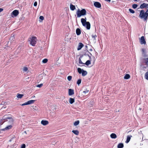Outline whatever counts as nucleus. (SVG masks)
I'll return each instance as SVG.
<instances>
[{
	"label": "nucleus",
	"mask_w": 148,
	"mask_h": 148,
	"mask_svg": "<svg viewBox=\"0 0 148 148\" xmlns=\"http://www.w3.org/2000/svg\"><path fill=\"white\" fill-rule=\"evenodd\" d=\"M12 139L11 138V139L10 140H9V141L10 142H11L12 141Z\"/></svg>",
	"instance_id": "obj_60"
},
{
	"label": "nucleus",
	"mask_w": 148,
	"mask_h": 148,
	"mask_svg": "<svg viewBox=\"0 0 148 148\" xmlns=\"http://www.w3.org/2000/svg\"><path fill=\"white\" fill-rule=\"evenodd\" d=\"M134 1H137L138 0H134Z\"/></svg>",
	"instance_id": "obj_62"
},
{
	"label": "nucleus",
	"mask_w": 148,
	"mask_h": 148,
	"mask_svg": "<svg viewBox=\"0 0 148 148\" xmlns=\"http://www.w3.org/2000/svg\"><path fill=\"white\" fill-rule=\"evenodd\" d=\"M37 3L36 1H35L34 4V6H36L37 5Z\"/></svg>",
	"instance_id": "obj_49"
},
{
	"label": "nucleus",
	"mask_w": 148,
	"mask_h": 148,
	"mask_svg": "<svg viewBox=\"0 0 148 148\" xmlns=\"http://www.w3.org/2000/svg\"><path fill=\"white\" fill-rule=\"evenodd\" d=\"M139 17L141 19H144V20L145 21H146L148 18L145 13L144 10H141L140 11L139 15Z\"/></svg>",
	"instance_id": "obj_4"
},
{
	"label": "nucleus",
	"mask_w": 148,
	"mask_h": 148,
	"mask_svg": "<svg viewBox=\"0 0 148 148\" xmlns=\"http://www.w3.org/2000/svg\"><path fill=\"white\" fill-rule=\"evenodd\" d=\"M24 96L23 94H20L18 93L16 95V97L18 99H21Z\"/></svg>",
	"instance_id": "obj_22"
},
{
	"label": "nucleus",
	"mask_w": 148,
	"mask_h": 148,
	"mask_svg": "<svg viewBox=\"0 0 148 148\" xmlns=\"http://www.w3.org/2000/svg\"><path fill=\"white\" fill-rule=\"evenodd\" d=\"M148 5V4L143 3L140 5V8L141 9H143L145 8H146L147 7Z\"/></svg>",
	"instance_id": "obj_11"
},
{
	"label": "nucleus",
	"mask_w": 148,
	"mask_h": 148,
	"mask_svg": "<svg viewBox=\"0 0 148 148\" xmlns=\"http://www.w3.org/2000/svg\"><path fill=\"white\" fill-rule=\"evenodd\" d=\"M83 46L84 45L82 43H79V44L78 46V47L77 48V50H80Z\"/></svg>",
	"instance_id": "obj_12"
},
{
	"label": "nucleus",
	"mask_w": 148,
	"mask_h": 148,
	"mask_svg": "<svg viewBox=\"0 0 148 148\" xmlns=\"http://www.w3.org/2000/svg\"><path fill=\"white\" fill-rule=\"evenodd\" d=\"M87 52H88V53H89L90 54V55H92V54H91V53H90L89 52L88 50H87Z\"/></svg>",
	"instance_id": "obj_59"
},
{
	"label": "nucleus",
	"mask_w": 148,
	"mask_h": 148,
	"mask_svg": "<svg viewBox=\"0 0 148 148\" xmlns=\"http://www.w3.org/2000/svg\"><path fill=\"white\" fill-rule=\"evenodd\" d=\"M74 93H68L69 95V96H72L74 95Z\"/></svg>",
	"instance_id": "obj_52"
},
{
	"label": "nucleus",
	"mask_w": 148,
	"mask_h": 148,
	"mask_svg": "<svg viewBox=\"0 0 148 148\" xmlns=\"http://www.w3.org/2000/svg\"><path fill=\"white\" fill-rule=\"evenodd\" d=\"M141 69L142 70H145L147 68V66H146L144 64H141L140 65Z\"/></svg>",
	"instance_id": "obj_20"
},
{
	"label": "nucleus",
	"mask_w": 148,
	"mask_h": 148,
	"mask_svg": "<svg viewBox=\"0 0 148 148\" xmlns=\"http://www.w3.org/2000/svg\"><path fill=\"white\" fill-rule=\"evenodd\" d=\"M9 116V114H5L4 116L3 117V119L4 120L5 122L6 121H8V119Z\"/></svg>",
	"instance_id": "obj_7"
},
{
	"label": "nucleus",
	"mask_w": 148,
	"mask_h": 148,
	"mask_svg": "<svg viewBox=\"0 0 148 148\" xmlns=\"http://www.w3.org/2000/svg\"><path fill=\"white\" fill-rule=\"evenodd\" d=\"M72 78V77L71 76H69L67 77V79L69 81H70L71 80Z\"/></svg>",
	"instance_id": "obj_39"
},
{
	"label": "nucleus",
	"mask_w": 148,
	"mask_h": 148,
	"mask_svg": "<svg viewBox=\"0 0 148 148\" xmlns=\"http://www.w3.org/2000/svg\"><path fill=\"white\" fill-rule=\"evenodd\" d=\"M87 47H87V45H86V46H85V47H86V48H87Z\"/></svg>",
	"instance_id": "obj_63"
},
{
	"label": "nucleus",
	"mask_w": 148,
	"mask_h": 148,
	"mask_svg": "<svg viewBox=\"0 0 148 148\" xmlns=\"http://www.w3.org/2000/svg\"><path fill=\"white\" fill-rule=\"evenodd\" d=\"M74 90L72 89H69L68 90V92H74Z\"/></svg>",
	"instance_id": "obj_40"
},
{
	"label": "nucleus",
	"mask_w": 148,
	"mask_h": 148,
	"mask_svg": "<svg viewBox=\"0 0 148 148\" xmlns=\"http://www.w3.org/2000/svg\"><path fill=\"white\" fill-rule=\"evenodd\" d=\"M21 105L22 106H25V105H28V104H27V101L26 102H25L24 103H23L22 104H21Z\"/></svg>",
	"instance_id": "obj_41"
},
{
	"label": "nucleus",
	"mask_w": 148,
	"mask_h": 148,
	"mask_svg": "<svg viewBox=\"0 0 148 148\" xmlns=\"http://www.w3.org/2000/svg\"><path fill=\"white\" fill-rule=\"evenodd\" d=\"M75 101V98H70L69 99V103L71 104H72Z\"/></svg>",
	"instance_id": "obj_13"
},
{
	"label": "nucleus",
	"mask_w": 148,
	"mask_h": 148,
	"mask_svg": "<svg viewBox=\"0 0 148 148\" xmlns=\"http://www.w3.org/2000/svg\"><path fill=\"white\" fill-rule=\"evenodd\" d=\"M83 55L86 56L88 55V52H87L84 53L82 55V56H83Z\"/></svg>",
	"instance_id": "obj_47"
},
{
	"label": "nucleus",
	"mask_w": 148,
	"mask_h": 148,
	"mask_svg": "<svg viewBox=\"0 0 148 148\" xmlns=\"http://www.w3.org/2000/svg\"><path fill=\"white\" fill-rule=\"evenodd\" d=\"M144 60L146 64L148 65V58H145Z\"/></svg>",
	"instance_id": "obj_32"
},
{
	"label": "nucleus",
	"mask_w": 148,
	"mask_h": 148,
	"mask_svg": "<svg viewBox=\"0 0 148 148\" xmlns=\"http://www.w3.org/2000/svg\"><path fill=\"white\" fill-rule=\"evenodd\" d=\"M80 122L78 120L76 121H75L73 123V125L74 126H77L78 125L79 123Z\"/></svg>",
	"instance_id": "obj_23"
},
{
	"label": "nucleus",
	"mask_w": 148,
	"mask_h": 148,
	"mask_svg": "<svg viewBox=\"0 0 148 148\" xmlns=\"http://www.w3.org/2000/svg\"><path fill=\"white\" fill-rule=\"evenodd\" d=\"M86 93H83V94H84V95H82V93H80H80H79V95L78 96H79V97H80V95L81 96H82V95H83V96H84L85 95H86Z\"/></svg>",
	"instance_id": "obj_45"
},
{
	"label": "nucleus",
	"mask_w": 148,
	"mask_h": 148,
	"mask_svg": "<svg viewBox=\"0 0 148 148\" xmlns=\"http://www.w3.org/2000/svg\"><path fill=\"white\" fill-rule=\"evenodd\" d=\"M91 64L90 61V60H87L85 63H84V64L86 65V66H88L89 64Z\"/></svg>",
	"instance_id": "obj_29"
},
{
	"label": "nucleus",
	"mask_w": 148,
	"mask_h": 148,
	"mask_svg": "<svg viewBox=\"0 0 148 148\" xmlns=\"http://www.w3.org/2000/svg\"><path fill=\"white\" fill-rule=\"evenodd\" d=\"M145 13L146 14L147 18H148V10H147V11H146V12H145Z\"/></svg>",
	"instance_id": "obj_48"
},
{
	"label": "nucleus",
	"mask_w": 148,
	"mask_h": 148,
	"mask_svg": "<svg viewBox=\"0 0 148 148\" xmlns=\"http://www.w3.org/2000/svg\"><path fill=\"white\" fill-rule=\"evenodd\" d=\"M94 5L96 8H99L101 7V5L100 3L98 2H95L94 3Z\"/></svg>",
	"instance_id": "obj_5"
},
{
	"label": "nucleus",
	"mask_w": 148,
	"mask_h": 148,
	"mask_svg": "<svg viewBox=\"0 0 148 148\" xmlns=\"http://www.w3.org/2000/svg\"><path fill=\"white\" fill-rule=\"evenodd\" d=\"M129 11L132 14H134L135 13V11L133 9L130 8L129 10Z\"/></svg>",
	"instance_id": "obj_34"
},
{
	"label": "nucleus",
	"mask_w": 148,
	"mask_h": 148,
	"mask_svg": "<svg viewBox=\"0 0 148 148\" xmlns=\"http://www.w3.org/2000/svg\"><path fill=\"white\" fill-rule=\"evenodd\" d=\"M33 108L35 110L37 111L38 110V108L36 106L33 107Z\"/></svg>",
	"instance_id": "obj_44"
},
{
	"label": "nucleus",
	"mask_w": 148,
	"mask_h": 148,
	"mask_svg": "<svg viewBox=\"0 0 148 148\" xmlns=\"http://www.w3.org/2000/svg\"><path fill=\"white\" fill-rule=\"evenodd\" d=\"M81 79H79L78 80L77 82V84L79 85L81 83Z\"/></svg>",
	"instance_id": "obj_31"
},
{
	"label": "nucleus",
	"mask_w": 148,
	"mask_h": 148,
	"mask_svg": "<svg viewBox=\"0 0 148 148\" xmlns=\"http://www.w3.org/2000/svg\"><path fill=\"white\" fill-rule=\"evenodd\" d=\"M89 91V90L87 89L86 90H84L83 92H88Z\"/></svg>",
	"instance_id": "obj_50"
},
{
	"label": "nucleus",
	"mask_w": 148,
	"mask_h": 148,
	"mask_svg": "<svg viewBox=\"0 0 148 148\" xmlns=\"http://www.w3.org/2000/svg\"><path fill=\"white\" fill-rule=\"evenodd\" d=\"M43 85L42 84H37L36 86L37 87L39 88H41Z\"/></svg>",
	"instance_id": "obj_38"
},
{
	"label": "nucleus",
	"mask_w": 148,
	"mask_h": 148,
	"mask_svg": "<svg viewBox=\"0 0 148 148\" xmlns=\"http://www.w3.org/2000/svg\"><path fill=\"white\" fill-rule=\"evenodd\" d=\"M19 14L18 11L17 10H14L12 12V15H14V16H17Z\"/></svg>",
	"instance_id": "obj_8"
},
{
	"label": "nucleus",
	"mask_w": 148,
	"mask_h": 148,
	"mask_svg": "<svg viewBox=\"0 0 148 148\" xmlns=\"http://www.w3.org/2000/svg\"><path fill=\"white\" fill-rule=\"evenodd\" d=\"M37 38L33 36L32 38H30L28 39V41L29 42L30 44L31 45L33 46H34L36 43Z\"/></svg>",
	"instance_id": "obj_3"
},
{
	"label": "nucleus",
	"mask_w": 148,
	"mask_h": 148,
	"mask_svg": "<svg viewBox=\"0 0 148 148\" xmlns=\"http://www.w3.org/2000/svg\"><path fill=\"white\" fill-rule=\"evenodd\" d=\"M105 1H107L108 2H110L111 1V0H105Z\"/></svg>",
	"instance_id": "obj_57"
},
{
	"label": "nucleus",
	"mask_w": 148,
	"mask_h": 148,
	"mask_svg": "<svg viewBox=\"0 0 148 148\" xmlns=\"http://www.w3.org/2000/svg\"><path fill=\"white\" fill-rule=\"evenodd\" d=\"M0 132H1V131H5L6 130L5 128H4L0 129Z\"/></svg>",
	"instance_id": "obj_51"
},
{
	"label": "nucleus",
	"mask_w": 148,
	"mask_h": 148,
	"mask_svg": "<svg viewBox=\"0 0 148 148\" xmlns=\"http://www.w3.org/2000/svg\"><path fill=\"white\" fill-rule=\"evenodd\" d=\"M26 145L24 143H23L21 144L20 148H25Z\"/></svg>",
	"instance_id": "obj_36"
},
{
	"label": "nucleus",
	"mask_w": 148,
	"mask_h": 148,
	"mask_svg": "<svg viewBox=\"0 0 148 148\" xmlns=\"http://www.w3.org/2000/svg\"><path fill=\"white\" fill-rule=\"evenodd\" d=\"M76 32L77 35L78 36L80 35L81 34V30L79 28H77L76 30Z\"/></svg>",
	"instance_id": "obj_14"
},
{
	"label": "nucleus",
	"mask_w": 148,
	"mask_h": 148,
	"mask_svg": "<svg viewBox=\"0 0 148 148\" xmlns=\"http://www.w3.org/2000/svg\"><path fill=\"white\" fill-rule=\"evenodd\" d=\"M24 133H25L26 134H27V133H26V131H25L24 132Z\"/></svg>",
	"instance_id": "obj_61"
},
{
	"label": "nucleus",
	"mask_w": 148,
	"mask_h": 148,
	"mask_svg": "<svg viewBox=\"0 0 148 148\" xmlns=\"http://www.w3.org/2000/svg\"><path fill=\"white\" fill-rule=\"evenodd\" d=\"M70 8L71 10L73 11L75 8V6L72 4H71L70 5Z\"/></svg>",
	"instance_id": "obj_24"
},
{
	"label": "nucleus",
	"mask_w": 148,
	"mask_h": 148,
	"mask_svg": "<svg viewBox=\"0 0 148 148\" xmlns=\"http://www.w3.org/2000/svg\"><path fill=\"white\" fill-rule=\"evenodd\" d=\"M12 127V125H7L5 128L6 130H8L10 129H11Z\"/></svg>",
	"instance_id": "obj_21"
},
{
	"label": "nucleus",
	"mask_w": 148,
	"mask_h": 148,
	"mask_svg": "<svg viewBox=\"0 0 148 148\" xmlns=\"http://www.w3.org/2000/svg\"><path fill=\"white\" fill-rule=\"evenodd\" d=\"M130 77V76L129 74H126L124 77L125 79H128Z\"/></svg>",
	"instance_id": "obj_28"
},
{
	"label": "nucleus",
	"mask_w": 148,
	"mask_h": 148,
	"mask_svg": "<svg viewBox=\"0 0 148 148\" xmlns=\"http://www.w3.org/2000/svg\"><path fill=\"white\" fill-rule=\"evenodd\" d=\"M15 138V136L14 135L11 138L12 139V140H13L14 138Z\"/></svg>",
	"instance_id": "obj_55"
},
{
	"label": "nucleus",
	"mask_w": 148,
	"mask_h": 148,
	"mask_svg": "<svg viewBox=\"0 0 148 148\" xmlns=\"http://www.w3.org/2000/svg\"><path fill=\"white\" fill-rule=\"evenodd\" d=\"M48 61V60L47 59L45 58L43 60L42 62L44 63H46Z\"/></svg>",
	"instance_id": "obj_37"
},
{
	"label": "nucleus",
	"mask_w": 148,
	"mask_h": 148,
	"mask_svg": "<svg viewBox=\"0 0 148 148\" xmlns=\"http://www.w3.org/2000/svg\"><path fill=\"white\" fill-rule=\"evenodd\" d=\"M82 74L83 76H85L87 75V72L86 71L84 70Z\"/></svg>",
	"instance_id": "obj_26"
},
{
	"label": "nucleus",
	"mask_w": 148,
	"mask_h": 148,
	"mask_svg": "<svg viewBox=\"0 0 148 148\" xmlns=\"http://www.w3.org/2000/svg\"><path fill=\"white\" fill-rule=\"evenodd\" d=\"M3 119V117L2 119H0V125H2L4 122L5 121H4V120Z\"/></svg>",
	"instance_id": "obj_30"
},
{
	"label": "nucleus",
	"mask_w": 148,
	"mask_h": 148,
	"mask_svg": "<svg viewBox=\"0 0 148 148\" xmlns=\"http://www.w3.org/2000/svg\"><path fill=\"white\" fill-rule=\"evenodd\" d=\"M39 18L41 20H43L44 19V17L42 16H40L39 17Z\"/></svg>",
	"instance_id": "obj_46"
},
{
	"label": "nucleus",
	"mask_w": 148,
	"mask_h": 148,
	"mask_svg": "<svg viewBox=\"0 0 148 148\" xmlns=\"http://www.w3.org/2000/svg\"><path fill=\"white\" fill-rule=\"evenodd\" d=\"M110 137L112 139H115L117 137L116 134L114 133H112L110 135Z\"/></svg>",
	"instance_id": "obj_18"
},
{
	"label": "nucleus",
	"mask_w": 148,
	"mask_h": 148,
	"mask_svg": "<svg viewBox=\"0 0 148 148\" xmlns=\"http://www.w3.org/2000/svg\"><path fill=\"white\" fill-rule=\"evenodd\" d=\"M82 25L86 27L87 29L89 30L90 28V24L88 21H86V18H82L81 20Z\"/></svg>",
	"instance_id": "obj_1"
},
{
	"label": "nucleus",
	"mask_w": 148,
	"mask_h": 148,
	"mask_svg": "<svg viewBox=\"0 0 148 148\" xmlns=\"http://www.w3.org/2000/svg\"><path fill=\"white\" fill-rule=\"evenodd\" d=\"M90 103L92 105H93V101H90Z\"/></svg>",
	"instance_id": "obj_54"
},
{
	"label": "nucleus",
	"mask_w": 148,
	"mask_h": 148,
	"mask_svg": "<svg viewBox=\"0 0 148 148\" xmlns=\"http://www.w3.org/2000/svg\"><path fill=\"white\" fill-rule=\"evenodd\" d=\"M77 71L79 74L82 73L83 71L84 70L83 69H81L80 68H78L77 69Z\"/></svg>",
	"instance_id": "obj_25"
},
{
	"label": "nucleus",
	"mask_w": 148,
	"mask_h": 148,
	"mask_svg": "<svg viewBox=\"0 0 148 148\" xmlns=\"http://www.w3.org/2000/svg\"><path fill=\"white\" fill-rule=\"evenodd\" d=\"M141 109H142V108H139V110H141Z\"/></svg>",
	"instance_id": "obj_64"
},
{
	"label": "nucleus",
	"mask_w": 148,
	"mask_h": 148,
	"mask_svg": "<svg viewBox=\"0 0 148 148\" xmlns=\"http://www.w3.org/2000/svg\"><path fill=\"white\" fill-rule=\"evenodd\" d=\"M138 5L136 4H134L132 5V7L134 9H136L138 7Z\"/></svg>",
	"instance_id": "obj_33"
},
{
	"label": "nucleus",
	"mask_w": 148,
	"mask_h": 148,
	"mask_svg": "<svg viewBox=\"0 0 148 148\" xmlns=\"http://www.w3.org/2000/svg\"><path fill=\"white\" fill-rule=\"evenodd\" d=\"M124 147V144L123 143H119L117 145V148H123Z\"/></svg>",
	"instance_id": "obj_17"
},
{
	"label": "nucleus",
	"mask_w": 148,
	"mask_h": 148,
	"mask_svg": "<svg viewBox=\"0 0 148 148\" xmlns=\"http://www.w3.org/2000/svg\"><path fill=\"white\" fill-rule=\"evenodd\" d=\"M28 70V68L26 67H24L23 69V71H26Z\"/></svg>",
	"instance_id": "obj_43"
},
{
	"label": "nucleus",
	"mask_w": 148,
	"mask_h": 148,
	"mask_svg": "<svg viewBox=\"0 0 148 148\" xmlns=\"http://www.w3.org/2000/svg\"><path fill=\"white\" fill-rule=\"evenodd\" d=\"M88 56L89 57V59H91V56H90L89 55V54H88Z\"/></svg>",
	"instance_id": "obj_58"
},
{
	"label": "nucleus",
	"mask_w": 148,
	"mask_h": 148,
	"mask_svg": "<svg viewBox=\"0 0 148 148\" xmlns=\"http://www.w3.org/2000/svg\"><path fill=\"white\" fill-rule=\"evenodd\" d=\"M140 43L141 44H145L146 43V42L144 36L141 37L140 39Z\"/></svg>",
	"instance_id": "obj_6"
},
{
	"label": "nucleus",
	"mask_w": 148,
	"mask_h": 148,
	"mask_svg": "<svg viewBox=\"0 0 148 148\" xmlns=\"http://www.w3.org/2000/svg\"><path fill=\"white\" fill-rule=\"evenodd\" d=\"M97 36L96 35H95V36H94L93 35H92V38H94L95 39V37H96Z\"/></svg>",
	"instance_id": "obj_53"
},
{
	"label": "nucleus",
	"mask_w": 148,
	"mask_h": 148,
	"mask_svg": "<svg viewBox=\"0 0 148 148\" xmlns=\"http://www.w3.org/2000/svg\"><path fill=\"white\" fill-rule=\"evenodd\" d=\"M41 124L43 125H46L49 123V122L48 121L45 120H42L41 122Z\"/></svg>",
	"instance_id": "obj_9"
},
{
	"label": "nucleus",
	"mask_w": 148,
	"mask_h": 148,
	"mask_svg": "<svg viewBox=\"0 0 148 148\" xmlns=\"http://www.w3.org/2000/svg\"><path fill=\"white\" fill-rule=\"evenodd\" d=\"M132 136L131 135H127V136L126 140L125 141V143H128L130 142Z\"/></svg>",
	"instance_id": "obj_10"
},
{
	"label": "nucleus",
	"mask_w": 148,
	"mask_h": 148,
	"mask_svg": "<svg viewBox=\"0 0 148 148\" xmlns=\"http://www.w3.org/2000/svg\"><path fill=\"white\" fill-rule=\"evenodd\" d=\"M145 77L146 79L148 80V71L145 74Z\"/></svg>",
	"instance_id": "obj_35"
},
{
	"label": "nucleus",
	"mask_w": 148,
	"mask_h": 148,
	"mask_svg": "<svg viewBox=\"0 0 148 148\" xmlns=\"http://www.w3.org/2000/svg\"><path fill=\"white\" fill-rule=\"evenodd\" d=\"M72 132L76 135H78L79 134V132L77 130H73Z\"/></svg>",
	"instance_id": "obj_16"
},
{
	"label": "nucleus",
	"mask_w": 148,
	"mask_h": 148,
	"mask_svg": "<svg viewBox=\"0 0 148 148\" xmlns=\"http://www.w3.org/2000/svg\"><path fill=\"white\" fill-rule=\"evenodd\" d=\"M36 100H31L27 101L28 105L32 104L34 103Z\"/></svg>",
	"instance_id": "obj_19"
},
{
	"label": "nucleus",
	"mask_w": 148,
	"mask_h": 148,
	"mask_svg": "<svg viewBox=\"0 0 148 148\" xmlns=\"http://www.w3.org/2000/svg\"><path fill=\"white\" fill-rule=\"evenodd\" d=\"M79 63L80 64H84V63L82 62L80 58H79Z\"/></svg>",
	"instance_id": "obj_42"
},
{
	"label": "nucleus",
	"mask_w": 148,
	"mask_h": 148,
	"mask_svg": "<svg viewBox=\"0 0 148 148\" xmlns=\"http://www.w3.org/2000/svg\"><path fill=\"white\" fill-rule=\"evenodd\" d=\"M145 49H143L142 50L143 56L145 57H146L147 56V55L146 54V53L145 51Z\"/></svg>",
	"instance_id": "obj_27"
},
{
	"label": "nucleus",
	"mask_w": 148,
	"mask_h": 148,
	"mask_svg": "<svg viewBox=\"0 0 148 148\" xmlns=\"http://www.w3.org/2000/svg\"><path fill=\"white\" fill-rule=\"evenodd\" d=\"M3 10V9L1 8H0V12H2Z\"/></svg>",
	"instance_id": "obj_56"
},
{
	"label": "nucleus",
	"mask_w": 148,
	"mask_h": 148,
	"mask_svg": "<svg viewBox=\"0 0 148 148\" xmlns=\"http://www.w3.org/2000/svg\"><path fill=\"white\" fill-rule=\"evenodd\" d=\"M9 118H8V119L9 120V122L10 123H13L14 121V120L11 115H9Z\"/></svg>",
	"instance_id": "obj_15"
},
{
	"label": "nucleus",
	"mask_w": 148,
	"mask_h": 148,
	"mask_svg": "<svg viewBox=\"0 0 148 148\" xmlns=\"http://www.w3.org/2000/svg\"><path fill=\"white\" fill-rule=\"evenodd\" d=\"M76 14L78 17H80L82 16H84L86 14V11L85 9H83L80 10L79 9L77 10Z\"/></svg>",
	"instance_id": "obj_2"
}]
</instances>
